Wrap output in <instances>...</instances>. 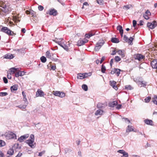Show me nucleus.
<instances>
[{
  "instance_id": "8",
  "label": "nucleus",
  "mask_w": 157,
  "mask_h": 157,
  "mask_svg": "<svg viewBox=\"0 0 157 157\" xmlns=\"http://www.w3.org/2000/svg\"><path fill=\"white\" fill-rule=\"evenodd\" d=\"M26 143L32 148H34L36 147V144L33 140H28L26 141Z\"/></svg>"
},
{
  "instance_id": "28",
  "label": "nucleus",
  "mask_w": 157,
  "mask_h": 157,
  "mask_svg": "<svg viewBox=\"0 0 157 157\" xmlns=\"http://www.w3.org/2000/svg\"><path fill=\"white\" fill-rule=\"evenodd\" d=\"M152 101L154 103L157 105V96L155 95L152 99Z\"/></svg>"
},
{
  "instance_id": "50",
  "label": "nucleus",
  "mask_w": 157,
  "mask_h": 157,
  "mask_svg": "<svg viewBox=\"0 0 157 157\" xmlns=\"http://www.w3.org/2000/svg\"><path fill=\"white\" fill-rule=\"evenodd\" d=\"M136 21L135 20H133V25L134 27H135L136 26Z\"/></svg>"
},
{
  "instance_id": "52",
  "label": "nucleus",
  "mask_w": 157,
  "mask_h": 157,
  "mask_svg": "<svg viewBox=\"0 0 157 157\" xmlns=\"http://www.w3.org/2000/svg\"><path fill=\"white\" fill-rule=\"evenodd\" d=\"M85 37L87 38L88 39L90 37V35L89 33L88 34H86L85 35Z\"/></svg>"
},
{
  "instance_id": "56",
  "label": "nucleus",
  "mask_w": 157,
  "mask_h": 157,
  "mask_svg": "<svg viewBox=\"0 0 157 157\" xmlns=\"http://www.w3.org/2000/svg\"><path fill=\"white\" fill-rule=\"evenodd\" d=\"M22 155V153L21 152H19L17 155L16 156V157H20Z\"/></svg>"
},
{
  "instance_id": "17",
  "label": "nucleus",
  "mask_w": 157,
  "mask_h": 157,
  "mask_svg": "<svg viewBox=\"0 0 157 157\" xmlns=\"http://www.w3.org/2000/svg\"><path fill=\"white\" fill-rule=\"evenodd\" d=\"M49 14L50 15L56 16L57 14V11L54 9H51L49 10Z\"/></svg>"
},
{
  "instance_id": "40",
  "label": "nucleus",
  "mask_w": 157,
  "mask_h": 157,
  "mask_svg": "<svg viewBox=\"0 0 157 157\" xmlns=\"http://www.w3.org/2000/svg\"><path fill=\"white\" fill-rule=\"evenodd\" d=\"M5 142L2 140H0V147H2L5 146Z\"/></svg>"
},
{
  "instance_id": "55",
  "label": "nucleus",
  "mask_w": 157,
  "mask_h": 157,
  "mask_svg": "<svg viewBox=\"0 0 157 157\" xmlns=\"http://www.w3.org/2000/svg\"><path fill=\"white\" fill-rule=\"evenodd\" d=\"M114 59H111L110 62V64L111 66H112V64L113 63Z\"/></svg>"
},
{
  "instance_id": "6",
  "label": "nucleus",
  "mask_w": 157,
  "mask_h": 157,
  "mask_svg": "<svg viewBox=\"0 0 157 157\" xmlns=\"http://www.w3.org/2000/svg\"><path fill=\"white\" fill-rule=\"evenodd\" d=\"M157 25V22L156 21H153L152 22H148L147 26L151 29H154Z\"/></svg>"
},
{
  "instance_id": "16",
  "label": "nucleus",
  "mask_w": 157,
  "mask_h": 157,
  "mask_svg": "<svg viewBox=\"0 0 157 157\" xmlns=\"http://www.w3.org/2000/svg\"><path fill=\"white\" fill-rule=\"evenodd\" d=\"M137 83L140 87H145L147 85V82L144 81H138L137 82Z\"/></svg>"
},
{
  "instance_id": "33",
  "label": "nucleus",
  "mask_w": 157,
  "mask_h": 157,
  "mask_svg": "<svg viewBox=\"0 0 157 157\" xmlns=\"http://www.w3.org/2000/svg\"><path fill=\"white\" fill-rule=\"evenodd\" d=\"M82 89L85 91H86L88 90V86L86 84H83L82 86Z\"/></svg>"
},
{
  "instance_id": "5",
  "label": "nucleus",
  "mask_w": 157,
  "mask_h": 157,
  "mask_svg": "<svg viewBox=\"0 0 157 157\" xmlns=\"http://www.w3.org/2000/svg\"><path fill=\"white\" fill-rule=\"evenodd\" d=\"M52 94L55 96L59 97L60 98H63L65 97V94L62 92L58 91H53Z\"/></svg>"
},
{
  "instance_id": "3",
  "label": "nucleus",
  "mask_w": 157,
  "mask_h": 157,
  "mask_svg": "<svg viewBox=\"0 0 157 157\" xmlns=\"http://www.w3.org/2000/svg\"><path fill=\"white\" fill-rule=\"evenodd\" d=\"M105 42L103 40H100L96 44L95 47V50L96 51H98L104 44Z\"/></svg>"
},
{
  "instance_id": "58",
  "label": "nucleus",
  "mask_w": 157,
  "mask_h": 157,
  "mask_svg": "<svg viewBox=\"0 0 157 157\" xmlns=\"http://www.w3.org/2000/svg\"><path fill=\"white\" fill-rule=\"evenodd\" d=\"M115 68H114L113 70H111L110 73L112 74H115Z\"/></svg>"
},
{
  "instance_id": "42",
  "label": "nucleus",
  "mask_w": 157,
  "mask_h": 157,
  "mask_svg": "<svg viewBox=\"0 0 157 157\" xmlns=\"http://www.w3.org/2000/svg\"><path fill=\"white\" fill-rule=\"evenodd\" d=\"M61 47L63 48L65 50H67L68 49L67 47L65 44L64 43V44H63V45L61 46Z\"/></svg>"
},
{
  "instance_id": "11",
  "label": "nucleus",
  "mask_w": 157,
  "mask_h": 157,
  "mask_svg": "<svg viewBox=\"0 0 157 157\" xmlns=\"http://www.w3.org/2000/svg\"><path fill=\"white\" fill-rule=\"evenodd\" d=\"M29 136V134H26L21 136L18 138V140L20 142H22L24 140L27 138Z\"/></svg>"
},
{
  "instance_id": "10",
  "label": "nucleus",
  "mask_w": 157,
  "mask_h": 157,
  "mask_svg": "<svg viewBox=\"0 0 157 157\" xmlns=\"http://www.w3.org/2000/svg\"><path fill=\"white\" fill-rule=\"evenodd\" d=\"M117 152L122 154L123 155L121 156V157H128V155L127 152H126L124 150H120L117 151Z\"/></svg>"
},
{
  "instance_id": "45",
  "label": "nucleus",
  "mask_w": 157,
  "mask_h": 157,
  "mask_svg": "<svg viewBox=\"0 0 157 157\" xmlns=\"http://www.w3.org/2000/svg\"><path fill=\"white\" fill-rule=\"evenodd\" d=\"M97 2L99 4L101 5L103 4V0H97Z\"/></svg>"
},
{
  "instance_id": "38",
  "label": "nucleus",
  "mask_w": 157,
  "mask_h": 157,
  "mask_svg": "<svg viewBox=\"0 0 157 157\" xmlns=\"http://www.w3.org/2000/svg\"><path fill=\"white\" fill-rule=\"evenodd\" d=\"M151 98L150 97H148L144 99V101L145 102L148 103L150 101Z\"/></svg>"
},
{
  "instance_id": "21",
  "label": "nucleus",
  "mask_w": 157,
  "mask_h": 157,
  "mask_svg": "<svg viewBox=\"0 0 157 157\" xmlns=\"http://www.w3.org/2000/svg\"><path fill=\"white\" fill-rule=\"evenodd\" d=\"M18 86L17 85H14L10 87V90L12 92H13L14 91L17 90L18 89Z\"/></svg>"
},
{
  "instance_id": "54",
  "label": "nucleus",
  "mask_w": 157,
  "mask_h": 157,
  "mask_svg": "<svg viewBox=\"0 0 157 157\" xmlns=\"http://www.w3.org/2000/svg\"><path fill=\"white\" fill-rule=\"evenodd\" d=\"M116 54V51L115 50H114L113 52L112 53H111V55H115Z\"/></svg>"
},
{
  "instance_id": "37",
  "label": "nucleus",
  "mask_w": 157,
  "mask_h": 157,
  "mask_svg": "<svg viewBox=\"0 0 157 157\" xmlns=\"http://www.w3.org/2000/svg\"><path fill=\"white\" fill-rule=\"evenodd\" d=\"M8 94L7 92H0V96L3 97L7 96Z\"/></svg>"
},
{
  "instance_id": "44",
  "label": "nucleus",
  "mask_w": 157,
  "mask_h": 157,
  "mask_svg": "<svg viewBox=\"0 0 157 157\" xmlns=\"http://www.w3.org/2000/svg\"><path fill=\"white\" fill-rule=\"evenodd\" d=\"M124 40L126 42H128V38L125 35H124Z\"/></svg>"
},
{
  "instance_id": "22",
  "label": "nucleus",
  "mask_w": 157,
  "mask_h": 157,
  "mask_svg": "<svg viewBox=\"0 0 157 157\" xmlns=\"http://www.w3.org/2000/svg\"><path fill=\"white\" fill-rule=\"evenodd\" d=\"M117 104H118L117 101H112V102H110L109 104V107H113L115 105H117Z\"/></svg>"
},
{
  "instance_id": "62",
  "label": "nucleus",
  "mask_w": 157,
  "mask_h": 157,
  "mask_svg": "<svg viewBox=\"0 0 157 157\" xmlns=\"http://www.w3.org/2000/svg\"><path fill=\"white\" fill-rule=\"evenodd\" d=\"M44 153V152H43V151L39 152V153L38 156H42V155H43Z\"/></svg>"
},
{
  "instance_id": "47",
  "label": "nucleus",
  "mask_w": 157,
  "mask_h": 157,
  "mask_svg": "<svg viewBox=\"0 0 157 157\" xmlns=\"http://www.w3.org/2000/svg\"><path fill=\"white\" fill-rule=\"evenodd\" d=\"M133 40V38L132 37H130L129 39L128 38V43H130V44H131V43L132 42Z\"/></svg>"
},
{
  "instance_id": "41",
  "label": "nucleus",
  "mask_w": 157,
  "mask_h": 157,
  "mask_svg": "<svg viewBox=\"0 0 157 157\" xmlns=\"http://www.w3.org/2000/svg\"><path fill=\"white\" fill-rule=\"evenodd\" d=\"M125 89L129 90H131L133 89V88L130 85L126 86H125Z\"/></svg>"
},
{
  "instance_id": "15",
  "label": "nucleus",
  "mask_w": 157,
  "mask_h": 157,
  "mask_svg": "<svg viewBox=\"0 0 157 157\" xmlns=\"http://www.w3.org/2000/svg\"><path fill=\"white\" fill-rule=\"evenodd\" d=\"M116 82L114 81H110V85L111 86L113 87V88H114L116 90H117L118 89V87L116 85Z\"/></svg>"
},
{
  "instance_id": "39",
  "label": "nucleus",
  "mask_w": 157,
  "mask_h": 157,
  "mask_svg": "<svg viewBox=\"0 0 157 157\" xmlns=\"http://www.w3.org/2000/svg\"><path fill=\"white\" fill-rule=\"evenodd\" d=\"M114 59L116 61L118 62L121 60V58L118 56H117L115 57Z\"/></svg>"
},
{
  "instance_id": "18",
  "label": "nucleus",
  "mask_w": 157,
  "mask_h": 157,
  "mask_svg": "<svg viewBox=\"0 0 157 157\" xmlns=\"http://www.w3.org/2000/svg\"><path fill=\"white\" fill-rule=\"evenodd\" d=\"M57 40H54V41L56 42V43H57L60 46L63 45V44H64V41H63V38H61L59 39H59H57Z\"/></svg>"
},
{
  "instance_id": "60",
  "label": "nucleus",
  "mask_w": 157,
  "mask_h": 157,
  "mask_svg": "<svg viewBox=\"0 0 157 157\" xmlns=\"http://www.w3.org/2000/svg\"><path fill=\"white\" fill-rule=\"evenodd\" d=\"M97 106L99 108H101L102 107V106L101 105V103H100L98 104Z\"/></svg>"
},
{
  "instance_id": "48",
  "label": "nucleus",
  "mask_w": 157,
  "mask_h": 157,
  "mask_svg": "<svg viewBox=\"0 0 157 157\" xmlns=\"http://www.w3.org/2000/svg\"><path fill=\"white\" fill-rule=\"evenodd\" d=\"M38 9L40 11L44 9V7L42 6H39L38 7Z\"/></svg>"
},
{
  "instance_id": "25",
  "label": "nucleus",
  "mask_w": 157,
  "mask_h": 157,
  "mask_svg": "<svg viewBox=\"0 0 157 157\" xmlns=\"http://www.w3.org/2000/svg\"><path fill=\"white\" fill-rule=\"evenodd\" d=\"M111 41L113 43H117L119 42V39L116 37H113L111 38Z\"/></svg>"
},
{
  "instance_id": "1",
  "label": "nucleus",
  "mask_w": 157,
  "mask_h": 157,
  "mask_svg": "<svg viewBox=\"0 0 157 157\" xmlns=\"http://www.w3.org/2000/svg\"><path fill=\"white\" fill-rule=\"evenodd\" d=\"M10 70L12 74H15V76L16 77L23 76L25 73L24 71H21L19 68H15L14 67L10 68Z\"/></svg>"
},
{
  "instance_id": "13",
  "label": "nucleus",
  "mask_w": 157,
  "mask_h": 157,
  "mask_svg": "<svg viewBox=\"0 0 157 157\" xmlns=\"http://www.w3.org/2000/svg\"><path fill=\"white\" fill-rule=\"evenodd\" d=\"M151 15V13L150 11L148 10H147L146 12L144 14L143 17L146 20H148L149 18V16Z\"/></svg>"
},
{
  "instance_id": "35",
  "label": "nucleus",
  "mask_w": 157,
  "mask_h": 157,
  "mask_svg": "<svg viewBox=\"0 0 157 157\" xmlns=\"http://www.w3.org/2000/svg\"><path fill=\"white\" fill-rule=\"evenodd\" d=\"M27 105H20L17 106V107L21 109H25L26 108Z\"/></svg>"
},
{
  "instance_id": "43",
  "label": "nucleus",
  "mask_w": 157,
  "mask_h": 157,
  "mask_svg": "<svg viewBox=\"0 0 157 157\" xmlns=\"http://www.w3.org/2000/svg\"><path fill=\"white\" fill-rule=\"evenodd\" d=\"M30 140H33V141H34V135L33 134L30 135Z\"/></svg>"
},
{
  "instance_id": "20",
  "label": "nucleus",
  "mask_w": 157,
  "mask_h": 157,
  "mask_svg": "<svg viewBox=\"0 0 157 157\" xmlns=\"http://www.w3.org/2000/svg\"><path fill=\"white\" fill-rule=\"evenodd\" d=\"M132 131H133L136 132L135 131H134L132 127L130 125H128L127 128V129L126 130V132H130Z\"/></svg>"
},
{
  "instance_id": "26",
  "label": "nucleus",
  "mask_w": 157,
  "mask_h": 157,
  "mask_svg": "<svg viewBox=\"0 0 157 157\" xmlns=\"http://www.w3.org/2000/svg\"><path fill=\"white\" fill-rule=\"evenodd\" d=\"M84 44L83 41L82 40H79L77 42V45L78 46H81Z\"/></svg>"
},
{
  "instance_id": "46",
  "label": "nucleus",
  "mask_w": 157,
  "mask_h": 157,
  "mask_svg": "<svg viewBox=\"0 0 157 157\" xmlns=\"http://www.w3.org/2000/svg\"><path fill=\"white\" fill-rule=\"evenodd\" d=\"M132 6L131 5H126V6H124V8H126V9H130L131 7Z\"/></svg>"
},
{
  "instance_id": "53",
  "label": "nucleus",
  "mask_w": 157,
  "mask_h": 157,
  "mask_svg": "<svg viewBox=\"0 0 157 157\" xmlns=\"http://www.w3.org/2000/svg\"><path fill=\"white\" fill-rule=\"evenodd\" d=\"M51 69L53 70H55L56 69V66L52 65L51 67Z\"/></svg>"
},
{
  "instance_id": "30",
  "label": "nucleus",
  "mask_w": 157,
  "mask_h": 157,
  "mask_svg": "<svg viewBox=\"0 0 157 157\" xmlns=\"http://www.w3.org/2000/svg\"><path fill=\"white\" fill-rule=\"evenodd\" d=\"M115 74H116L117 76H119L121 70L119 69H117L115 68Z\"/></svg>"
},
{
  "instance_id": "19",
  "label": "nucleus",
  "mask_w": 157,
  "mask_h": 157,
  "mask_svg": "<svg viewBox=\"0 0 157 157\" xmlns=\"http://www.w3.org/2000/svg\"><path fill=\"white\" fill-rule=\"evenodd\" d=\"M2 7V8L0 9L3 12L6 13L8 11V8L6 5H3Z\"/></svg>"
},
{
  "instance_id": "27",
  "label": "nucleus",
  "mask_w": 157,
  "mask_h": 157,
  "mask_svg": "<svg viewBox=\"0 0 157 157\" xmlns=\"http://www.w3.org/2000/svg\"><path fill=\"white\" fill-rule=\"evenodd\" d=\"M14 153V151L13 148L10 149L7 151V153L8 154L10 155H12Z\"/></svg>"
},
{
  "instance_id": "14",
  "label": "nucleus",
  "mask_w": 157,
  "mask_h": 157,
  "mask_svg": "<svg viewBox=\"0 0 157 157\" xmlns=\"http://www.w3.org/2000/svg\"><path fill=\"white\" fill-rule=\"evenodd\" d=\"M36 93V97H42L44 95V92L39 89L37 90Z\"/></svg>"
},
{
  "instance_id": "59",
  "label": "nucleus",
  "mask_w": 157,
  "mask_h": 157,
  "mask_svg": "<svg viewBox=\"0 0 157 157\" xmlns=\"http://www.w3.org/2000/svg\"><path fill=\"white\" fill-rule=\"evenodd\" d=\"M7 77L9 79H11L12 78L11 74L10 75L8 74Z\"/></svg>"
},
{
  "instance_id": "7",
  "label": "nucleus",
  "mask_w": 157,
  "mask_h": 157,
  "mask_svg": "<svg viewBox=\"0 0 157 157\" xmlns=\"http://www.w3.org/2000/svg\"><path fill=\"white\" fill-rule=\"evenodd\" d=\"M134 57L135 59L140 61L145 58V56L141 54H136L134 55Z\"/></svg>"
},
{
  "instance_id": "24",
  "label": "nucleus",
  "mask_w": 157,
  "mask_h": 157,
  "mask_svg": "<svg viewBox=\"0 0 157 157\" xmlns=\"http://www.w3.org/2000/svg\"><path fill=\"white\" fill-rule=\"evenodd\" d=\"M144 122L146 124L148 125H152L153 123V121L151 120L148 119H146L144 121Z\"/></svg>"
},
{
  "instance_id": "57",
  "label": "nucleus",
  "mask_w": 157,
  "mask_h": 157,
  "mask_svg": "<svg viewBox=\"0 0 157 157\" xmlns=\"http://www.w3.org/2000/svg\"><path fill=\"white\" fill-rule=\"evenodd\" d=\"M121 105L120 104L117 105L116 107V108L118 109H119L121 107Z\"/></svg>"
},
{
  "instance_id": "63",
  "label": "nucleus",
  "mask_w": 157,
  "mask_h": 157,
  "mask_svg": "<svg viewBox=\"0 0 157 157\" xmlns=\"http://www.w3.org/2000/svg\"><path fill=\"white\" fill-rule=\"evenodd\" d=\"M89 35H90V37L94 35H95V33H89Z\"/></svg>"
},
{
  "instance_id": "51",
  "label": "nucleus",
  "mask_w": 157,
  "mask_h": 157,
  "mask_svg": "<svg viewBox=\"0 0 157 157\" xmlns=\"http://www.w3.org/2000/svg\"><path fill=\"white\" fill-rule=\"evenodd\" d=\"M105 56H103L101 58V59L100 61V63H102V62L103 61L105 60Z\"/></svg>"
},
{
  "instance_id": "2",
  "label": "nucleus",
  "mask_w": 157,
  "mask_h": 157,
  "mask_svg": "<svg viewBox=\"0 0 157 157\" xmlns=\"http://www.w3.org/2000/svg\"><path fill=\"white\" fill-rule=\"evenodd\" d=\"M2 32L5 33L9 36H13L16 34L11 30L8 27H2Z\"/></svg>"
},
{
  "instance_id": "32",
  "label": "nucleus",
  "mask_w": 157,
  "mask_h": 157,
  "mask_svg": "<svg viewBox=\"0 0 157 157\" xmlns=\"http://www.w3.org/2000/svg\"><path fill=\"white\" fill-rule=\"evenodd\" d=\"M117 29L119 31L120 33L123 32V30L122 29V27L121 25H119L117 26Z\"/></svg>"
},
{
  "instance_id": "12",
  "label": "nucleus",
  "mask_w": 157,
  "mask_h": 157,
  "mask_svg": "<svg viewBox=\"0 0 157 157\" xmlns=\"http://www.w3.org/2000/svg\"><path fill=\"white\" fill-rule=\"evenodd\" d=\"M14 57L13 55L10 53H7L3 56L4 58L10 59H13Z\"/></svg>"
},
{
  "instance_id": "4",
  "label": "nucleus",
  "mask_w": 157,
  "mask_h": 157,
  "mask_svg": "<svg viewBox=\"0 0 157 157\" xmlns=\"http://www.w3.org/2000/svg\"><path fill=\"white\" fill-rule=\"evenodd\" d=\"M3 136H5L7 139L16 138V136L15 134L12 132H10L9 133H5Z\"/></svg>"
},
{
  "instance_id": "34",
  "label": "nucleus",
  "mask_w": 157,
  "mask_h": 157,
  "mask_svg": "<svg viewBox=\"0 0 157 157\" xmlns=\"http://www.w3.org/2000/svg\"><path fill=\"white\" fill-rule=\"evenodd\" d=\"M40 60L43 63H45L46 61V58L44 56H42L40 58Z\"/></svg>"
},
{
  "instance_id": "64",
  "label": "nucleus",
  "mask_w": 157,
  "mask_h": 157,
  "mask_svg": "<svg viewBox=\"0 0 157 157\" xmlns=\"http://www.w3.org/2000/svg\"><path fill=\"white\" fill-rule=\"evenodd\" d=\"M117 52L119 54L121 55L122 53V50H119L117 51Z\"/></svg>"
},
{
  "instance_id": "49",
  "label": "nucleus",
  "mask_w": 157,
  "mask_h": 157,
  "mask_svg": "<svg viewBox=\"0 0 157 157\" xmlns=\"http://www.w3.org/2000/svg\"><path fill=\"white\" fill-rule=\"evenodd\" d=\"M3 80L5 83H7L8 82V80L6 77H4L3 78Z\"/></svg>"
},
{
  "instance_id": "29",
  "label": "nucleus",
  "mask_w": 157,
  "mask_h": 157,
  "mask_svg": "<svg viewBox=\"0 0 157 157\" xmlns=\"http://www.w3.org/2000/svg\"><path fill=\"white\" fill-rule=\"evenodd\" d=\"M46 56L47 58L51 59L52 55L49 51H47L46 52Z\"/></svg>"
},
{
  "instance_id": "23",
  "label": "nucleus",
  "mask_w": 157,
  "mask_h": 157,
  "mask_svg": "<svg viewBox=\"0 0 157 157\" xmlns=\"http://www.w3.org/2000/svg\"><path fill=\"white\" fill-rule=\"evenodd\" d=\"M104 112V111L103 110L99 109L97 110L95 114L97 116L101 115L103 114Z\"/></svg>"
},
{
  "instance_id": "9",
  "label": "nucleus",
  "mask_w": 157,
  "mask_h": 157,
  "mask_svg": "<svg viewBox=\"0 0 157 157\" xmlns=\"http://www.w3.org/2000/svg\"><path fill=\"white\" fill-rule=\"evenodd\" d=\"M151 65L153 68L156 69L157 71V59L153 60L151 62Z\"/></svg>"
},
{
  "instance_id": "61",
  "label": "nucleus",
  "mask_w": 157,
  "mask_h": 157,
  "mask_svg": "<svg viewBox=\"0 0 157 157\" xmlns=\"http://www.w3.org/2000/svg\"><path fill=\"white\" fill-rule=\"evenodd\" d=\"M88 3L87 2H85L83 4V6L82 7V8H84V6H87L88 5Z\"/></svg>"
},
{
  "instance_id": "31",
  "label": "nucleus",
  "mask_w": 157,
  "mask_h": 157,
  "mask_svg": "<svg viewBox=\"0 0 157 157\" xmlns=\"http://www.w3.org/2000/svg\"><path fill=\"white\" fill-rule=\"evenodd\" d=\"M77 78L79 79H82L84 78L83 74H78Z\"/></svg>"
},
{
  "instance_id": "36",
  "label": "nucleus",
  "mask_w": 157,
  "mask_h": 157,
  "mask_svg": "<svg viewBox=\"0 0 157 157\" xmlns=\"http://www.w3.org/2000/svg\"><path fill=\"white\" fill-rule=\"evenodd\" d=\"M106 68L105 66L102 64L101 66V71L103 73H105L106 70Z\"/></svg>"
}]
</instances>
